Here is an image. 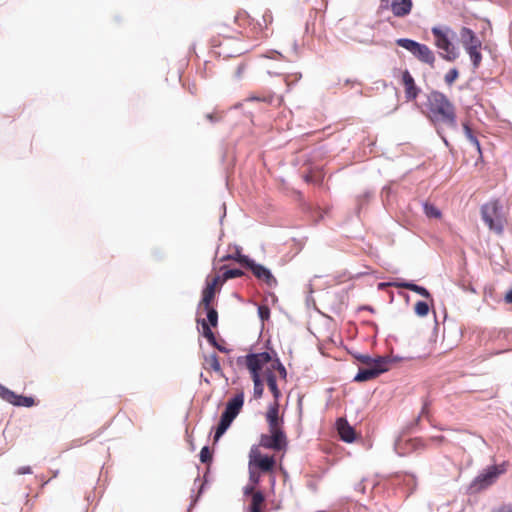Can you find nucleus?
I'll list each match as a JSON object with an SVG mask.
<instances>
[{
  "instance_id": "39",
  "label": "nucleus",
  "mask_w": 512,
  "mask_h": 512,
  "mask_svg": "<svg viewBox=\"0 0 512 512\" xmlns=\"http://www.w3.org/2000/svg\"><path fill=\"white\" fill-rule=\"evenodd\" d=\"M493 512H512V506L510 504H505L500 506L498 509Z\"/></svg>"
},
{
  "instance_id": "18",
  "label": "nucleus",
  "mask_w": 512,
  "mask_h": 512,
  "mask_svg": "<svg viewBox=\"0 0 512 512\" xmlns=\"http://www.w3.org/2000/svg\"><path fill=\"white\" fill-rule=\"evenodd\" d=\"M461 42L463 47L466 49L467 47L474 46L476 44L481 43V41L477 38L475 33L467 27H463L460 31Z\"/></svg>"
},
{
  "instance_id": "17",
  "label": "nucleus",
  "mask_w": 512,
  "mask_h": 512,
  "mask_svg": "<svg viewBox=\"0 0 512 512\" xmlns=\"http://www.w3.org/2000/svg\"><path fill=\"white\" fill-rule=\"evenodd\" d=\"M336 428L341 440L344 442L351 443L355 440V430L345 418L337 419Z\"/></svg>"
},
{
  "instance_id": "43",
  "label": "nucleus",
  "mask_w": 512,
  "mask_h": 512,
  "mask_svg": "<svg viewBox=\"0 0 512 512\" xmlns=\"http://www.w3.org/2000/svg\"><path fill=\"white\" fill-rule=\"evenodd\" d=\"M504 300L506 303L512 304V289L505 294Z\"/></svg>"
},
{
  "instance_id": "10",
  "label": "nucleus",
  "mask_w": 512,
  "mask_h": 512,
  "mask_svg": "<svg viewBox=\"0 0 512 512\" xmlns=\"http://www.w3.org/2000/svg\"><path fill=\"white\" fill-rule=\"evenodd\" d=\"M396 44L411 52L419 61L434 66L435 55L427 45L408 38L397 39Z\"/></svg>"
},
{
  "instance_id": "6",
  "label": "nucleus",
  "mask_w": 512,
  "mask_h": 512,
  "mask_svg": "<svg viewBox=\"0 0 512 512\" xmlns=\"http://www.w3.org/2000/svg\"><path fill=\"white\" fill-rule=\"evenodd\" d=\"M244 404V393L240 391L233 398H231L226 405L224 412L221 415L220 422L216 428L214 441H218L220 437L226 432L233 420L240 413Z\"/></svg>"
},
{
  "instance_id": "37",
  "label": "nucleus",
  "mask_w": 512,
  "mask_h": 512,
  "mask_svg": "<svg viewBox=\"0 0 512 512\" xmlns=\"http://www.w3.org/2000/svg\"><path fill=\"white\" fill-rule=\"evenodd\" d=\"M258 312H259V315L261 317V319H267L269 317V314H270V311H269V308L266 307V306H260L258 308Z\"/></svg>"
},
{
  "instance_id": "35",
  "label": "nucleus",
  "mask_w": 512,
  "mask_h": 512,
  "mask_svg": "<svg viewBox=\"0 0 512 512\" xmlns=\"http://www.w3.org/2000/svg\"><path fill=\"white\" fill-rule=\"evenodd\" d=\"M274 99V95L273 93H269L267 95H264L262 97H259V96H251L248 98L249 101H262V102H266V103H272Z\"/></svg>"
},
{
  "instance_id": "15",
  "label": "nucleus",
  "mask_w": 512,
  "mask_h": 512,
  "mask_svg": "<svg viewBox=\"0 0 512 512\" xmlns=\"http://www.w3.org/2000/svg\"><path fill=\"white\" fill-rule=\"evenodd\" d=\"M250 269L254 276L264 282L269 287H274L277 285L276 278L272 275L269 269L264 267L263 265L251 263Z\"/></svg>"
},
{
  "instance_id": "29",
  "label": "nucleus",
  "mask_w": 512,
  "mask_h": 512,
  "mask_svg": "<svg viewBox=\"0 0 512 512\" xmlns=\"http://www.w3.org/2000/svg\"><path fill=\"white\" fill-rule=\"evenodd\" d=\"M15 406L32 407L35 405V400L32 397L16 394Z\"/></svg>"
},
{
  "instance_id": "38",
  "label": "nucleus",
  "mask_w": 512,
  "mask_h": 512,
  "mask_svg": "<svg viewBox=\"0 0 512 512\" xmlns=\"http://www.w3.org/2000/svg\"><path fill=\"white\" fill-rule=\"evenodd\" d=\"M236 260L242 264H245L248 268H250V264L251 263H255L254 261L250 260L247 256L245 255H238V257L236 258Z\"/></svg>"
},
{
  "instance_id": "36",
  "label": "nucleus",
  "mask_w": 512,
  "mask_h": 512,
  "mask_svg": "<svg viewBox=\"0 0 512 512\" xmlns=\"http://www.w3.org/2000/svg\"><path fill=\"white\" fill-rule=\"evenodd\" d=\"M256 486L252 483L248 484L244 487V495L251 497L254 493L261 492L260 490H256Z\"/></svg>"
},
{
  "instance_id": "14",
  "label": "nucleus",
  "mask_w": 512,
  "mask_h": 512,
  "mask_svg": "<svg viewBox=\"0 0 512 512\" xmlns=\"http://www.w3.org/2000/svg\"><path fill=\"white\" fill-rule=\"evenodd\" d=\"M411 0H381V8H390L393 15L396 17H405L410 14L412 10Z\"/></svg>"
},
{
  "instance_id": "25",
  "label": "nucleus",
  "mask_w": 512,
  "mask_h": 512,
  "mask_svg": "<svg viewBox=\"0 0 512 512\" xmlns=\"http://www.w3.org/2000/svg\"><path fill=\"white\" fill-rule=\"evenodd\" d=\"M204 310L207 312V320H205L208 324V326L211 328H216L218 325V312L215 308L212 307V305H209L208 307H203Z\"/></svg>"
},
{
  "instance_id": "20",
  "label": "nucleus",
  "mask_w": 512,
  "mask_h": 512,
  "mask_svg": "<svg viewBox=\"0 0 512 512\" xmlns=\"http://www.w3.org/2000/svg\"><path fill=\"white\" fill-rule=\"evenodd\" d=\"M265 508V496L263 492L254 493L250 497L249 511L250 512H263Z\"/></svg>"
},
{
  "instance_id": "33",
  "label": "nucleus",
  "mask_w": 512,
  "mask_h": 512,
  "mask_svg": "<svg viewBox=\"0 0 512 512\" xmlns=\"http://www.w3.org/2000/svg\"><path fill=\"white\" fill-rule=\"evenodd\" d=\"M249 470V482L258 485L260 483L262 472L255 470V469H248Z\"/></svg>"
},
{
  "instance_id": "16",
  "label": "nucleus",
  "mask_w": 512,
  "mask_h": 512,
  "mask_svg": "<svg viewBox=\"0 0 512 512\" xmlns=\"http://www.w3.org/2000/svg\"><path fill=\"white\" fill-rule=\"evenodd\" d=\"M402 84L405 88V98L407 100H415L420 92V89L416 86L414 78L408 70L402 72Z\"/></svg>"
},
{
  "instance_id": "27",
  "label": "nucleus",
  "mask_w": 512,
  "mask_h": 512,
  "mask_svg": "<svg viewBox=\"0 0 512 512\" xmlns=\"http://www.w3.org/2000/svg\"><path fill=\"white\" fill-rule=\"evenodd\" d=\"M0 397L3 400L7 401L8 403L14 405V402L16 400V393L0 384Z\"/></svg>"
},
{
  "instance_id": "1",
  "label": "nucleus",
  "mask_w": 512,
  "mask_h": 512,
  "mask_svg": "<svg viewBox=\"0 0 512 512\" xmlns=\"http://www.w3.org/2000/svg\"><path fill=\"white\" fill-rule=\"evenodd\" d=\"M426 116L434 125H446L451 128L457 126L455 105L448 97L439 91H431L425 103Z\"/></svg>"
},
{
  "instance_id": "34",
  "label": "nucleus",
  "mask_w": 512,
  "mask_h": 512,
  "mask_svg": "<svg viewBox=\"0 0 512 512\" xmlns=\"http://www.w3.org/2000/svg\"><path fill=\"white\" fill-rule=\"evenodd\" d=\"M200 460L202 463H209L212 460V453L209 447L204 446L200 451Z\"/></svg>"
},
{
  "instance_id": "21",
  "label": "nucleus",
  "mask_w": 512,
  "mask_h": 512,
  "mask_svg": "<svg viewBox=\"0 0 512 512\" xmlns=\"http://www.w3.org/2000/svg\"><path fill=\"white\" fill-rule=\"evenodd\" d=\"M204 367L205 369H211L220 375L223 374L219 358L215 353H212L205 357Z\"/></svg>"
},
{
  "instance_id": "26",
  "label": "nucleus",
  "mask_w": 512,
  "mask_h": 512,
  "mask_svg": "<svg viewBox=\"0 0 512 512\" xmlns=\"http://www.w3.org/2000/svg\"><path fill=\"white\" fill-rule=\"evenodd\" d=\"M424 213L428 218L440 219L442 217L441 211L432 203L425 202L423 204Z\"/></svg>"
},
{
  "instance_id": "2",
  "label": "nucleus",
  "mask_w": 512,
  "mask_h": 512,
  "mask_svg": "<svg viewBox=\"0 0 512 512\" xmlns=\"http://www.w3.org/2000/svg\"><path fill=\"white\" fill-rule=\"evenodd\" d=\"M269 433L261 434L257 446L273 451H285L288 446L286 433L283 429V419L279 417V406L275 402L269 406L266 413Z\"/></svg>"
},
{
  "instance_id": "24",
  "label": "nucleus",
  "mask_w": 512,
  "mask_h": 512,
  "mask_svg": "<svg viewBox=\"0 0 512 512\" xmlns=\"http://www.w3.org/2000/svg\"><path fill=\"white\" fill-rule=\"evenodd\" d=\"M462 126H463V130H464V133H465V136L467 137V139L471 142V144L473 146H475V148L477 149L478 153L481 154L480 142L477 139V137L474 134V132L471 129V127L469 126V124L467 122H463Z\"/></svg>"
},
{
  "instance_id": "12",
  "label": "nucleus",
  "mask_w": 512,
  "mask_h": 512,
  "mask_svg": "<svg viewBox=\"0 0 512 512\" xmlns=\"http://www.w3.org/2000/svg\"><path fill=\"white\" fill-rule=\"evenodd\" d=\"M388 370V360L383 357H379L373 360V365L366 369H360L357 375L354 377L356 382H364L375 379L380 374Z\"/></svg>"
},
{
  "instance_id": "8",
  "label": "nucleus",
  "mask_w": 512,
  "mask_h": 512,
  "mask_svg": "<svg viewBox=\"0 0 512 512\" xmlns=\"http://www.w3.org/2000/svg\"><path fill=\"white\" fill-rule=\"evenodd\" d=\"M269 364H271V366L263 367L262 376L266 380L269 390L271 391L275 400L277 401L278 398L281 396V392L277 386V377H279L282 380H286L287 371L283 364L278 359H272L270 357Z\"/></svg>"
},
{
  "instance_id": "41",
  "label": "nucleus",
  "mask_w": 512,
  "mask_h": 512,
  "mask_svg": "<svg viewBox=\"0 0 512 512\" xmlns=\"http://www.w3.org/2000/svg\"><path fill=\"white\" fill-rule=\"evenodd\" d=\"M361 362L364 363V364H367L369 365L370 367L373 365V360L374 359H371L369 356H362L360 358Z\"/></svg>"
},
{
  "instance_id": "19",
  "label": "nucleus",
  "mask_w": 512,
  "mask_h": 512,
  "mask_svg": "<svg viewBox=\"0 0 512 512\" xmlns=\"http://www.w3.org/2000/svg\"><path fill=\"white\" fill-rule=\"evenodd\" d=\"M197 322L201 324L203 336L208 340V342L211 345H213L214 347H216L219 351L227 352V350L224 347L218 345L215 335H214L213 331L211 330V328L208 326L205 319H202V320L198 319Z\"/></svg>"
},
{
  "instance_id": "5",
  "label": "nucleus",
  "mask_w": 512,
  "mask_h": 512,
  "mask_svg": "<svg viewBox=\"0 0 512 512\" xmlns=\"http://www.w3.org/2000/svg\"><path fill=\"white\" fill-rule=\"evenodd\" d=\"M270 354L268 352H261L256 354H249L246 356V366L251 374L254 383V397L261 398L263 395V383L261 380L262 370L265 366H271Z\"/></svg>"
},
{
  "instance_id": "42",
  "label": "nucleus",
  "mask_w": 512,
  "mask_h": 512,
  "mask_svg": "<svg viewBox=\"0 0 512 512\" xmlns=\"http://www.w3.org/2000/svg\"><path fill=\"white\" fill-rule=\"evenodd\" d=\"M206 118L212 122L220 120L221 116L218 114L209 113L206 115Z\"/></svg>"
},
{
  "instance_id": "32",
  "label": "nucleus",
  "mask_w": 512,
  "mask_h": 512,
  "mask_svg": "<svg viewBox=\"0 0 512 512\" xmlns=\"http://www.w3.org/2000/svg\"><path fill=\"white\" fill-rule=\"evenodd\" d=\"M459 77V72L456 68L449 70L445 75V82L447 85H452L454 81Z\"/></svg>"
},
{
  "instance_id": "22",
  "label": "nucleus",
  "mask_w": 512,
  "mask_h": 512,
  "mask_svg": "<svg viewBox=\"0 0 512 512\" xmlns=\"http://www.w3.org/2000/svg\"><path fill=\"white\" fill-rule=\"evenodd\" d=\"M481 43L476 44L471 47H467L465 50L470 56V59L473 63L474 68H478L481 61H482V55L480 53Z\"/></svg>"
},
{
  "instance_id": "7",
  "label": "nucleus",
  "mask_w": 512,
  "mask_h": 512,
  "mask_svg": "<svg viewBox=\"0 0 512 512\" xmlns=\"http://www.w3.org/2000/svg\"><path fill=\"white\" fill-rule=\"evenodd\" d=\"M436 47L442 52L440 55L447 61H453L458 57L455 46L452 43V32L450 29L433 27L431 30Z\"/></svg>"
},
{
  "instance_id": "23",
  "label": "nucleus",
  "mask_w": 512,
  "mask_h": 512,
  "mask_svg": "<svg viewBox=\"0 0 512 512\" xmlns=\"http://www.w3.org/2000/svg\"><path fill=\"white\" fill-rule=\"evenodd\" d=\"M396 287H401V288H405V289H408L410 291H413V292H416L417 294L425 297V298H429L430 297V293L429 291L422 287V286H419V285H416L414 283H408V282H404V283H399V284H395Z\"/></svg>"
},
{
  "instance_id": "11",
  "label": "nucleus",
  "mask_w": 512,
  "mask_h": 512,
  "mask_svg": "<svg viewBox=\"0 0 512 512\" xmlns=\"http://www.w3.org/2000/svg\"><path fill=\"white\" fill-rule=\"evenodd\" d=\"M508 463L503 462L484 469L474 480L478 489H486L496 482L498 477L507 471Z\"/></svg>"
},
{
  "instance_id": "3",
  "label": "nucleus",
  "mask_w": 512,
  "mask_h": 512,
  "mask_svg": "<svg viewBox=\"0 0 512 512\" xmlns=\"http://www.w3.org/2000/svg\"><path fill=\"white\" fill-rule=\"evenodd\" d=\"M234 22L241 29L239 33L252 39H261L268 36V26L273 22L272 13L266 10L262 15V21H255L246 11H239L234 17Z\"/></svg>"
},
{
  "instance_id": "28",
  "label": "nucleus",
  "mask_w": 512,
  "mask_h": 512,
  "mask_svg": "<svg viewBox=\"0 0 512 512\" xmlns=\"http://www.w3.org/2000/svg\"><path fill=\"white\" fill-rule=\"evenodd\" d=\"M0 397L3 400L7 401L8 403L14 405V402L16 400V393L0 384Z\"/></svg>"
},
{
  "instance_id": "31",
  "label": "nucleus",
  "mask_w": 512,
  "mask_h": 512,
  "mask_svg": "<svg viewBox=\"0 0 512 512\" xmlns=\"http://www.w3.org/2000/svg\"><path fill=\"white\" fill-rule=\"evenodd\" d=\"M414 310H415V313L420 316V317H424L428 314L429 312V306L426 302L424 301H418L416 304H415V307H414Z\"/></svg>"
},
{
  "instance_id": "9",
  "label": "nucleus",
  "mask_w": 512,
  "mask_h": 512,
  "mask_svg": "<svg viewBox=\"0 0 512 512\" xmlns=\"http://www.w3.org/2000/svg\"><path fill=\"white\" fill-rule=\"evenodd\" d=\"M248 469H255L264 474H273L276 468L275 456L265 455L259 446L253 445L249 451Z\"/></svg>"
},
{
  "instance_id": "4",
  "label": "nucleus",
  "mask_w": 512,
  "mask_h": 512,
  "mask_svg": "<svg viewBox=\"0 0 512 512\" xmlns=\"http://www.w3.org/2000/svg\"><path fill=\"white\" fill-rule=\"evenodd\" d=\"M481 217L489 230L501 235L507 224L506 214L498 199H493L483 204L480 209Z\"/></svg>"
},
{
  "instance_id": "44",
  "label": "nucleus",
  "mask_w": 512,
  "mask_h": 512,
  "mask_svg": "<svg viewBox=\"0 0 512 512\" xmlns=\"http://www.w3.org/2000/svg\"><path fill=\"white\" fill-rule=\"evenodd\" d=\"M437 439H439L440 441H443L444 437L443 436H439V437H437Z\"/></svg>"
},
{
  "instance_id": "13",
  "label": "nucleus",
  "mask_w": 512,
  "mask_h": 512,
  "mask_svg": "<svg viewBox=\"0 0 512 512\" xmlns=\"http://www.w3.org/2000/svg\"><path fill=\"white\" fill-rule=\"evenodd\" d=\"M221 276L215 275L213 277H208L206 280V287L202 291V299L199 303V308L208 307L212 304L216 292L219 291L220 286L222 285Z\"/></svg>"
},
{
  "instance_id": "40",
  "label": "nucleus",
  "mask_w": 512,
  "mask_h": 512,
  "mask_svg": "<svg viewBox=\"0 0 512 512\" xmlns=\"http://www.w3.org/2000/svg\"><path fill=\"white\" fill-rule=\"evenodd\" d=\"M31 473H32V470H31V467H29V466H23L17 470V474H19V475L31 474Z\"/></svg>"
},
{
  "instance_id": "30",
  "label": "nucleus",
  "mask_w": 512,
  "mask_h": 512,
  "mask_svg": "<svg viewBox=\"0 0 512 512\" xmlns=\"http://www.w3.org/2000/svg\"><path fill=\"white\" fill-rule=\"evenodd\" d=\"M243 275H244V273L240 269H228L221 276V281H222V283H224L226 280L238 278Z\"/></svg>"
}]
</instances>
